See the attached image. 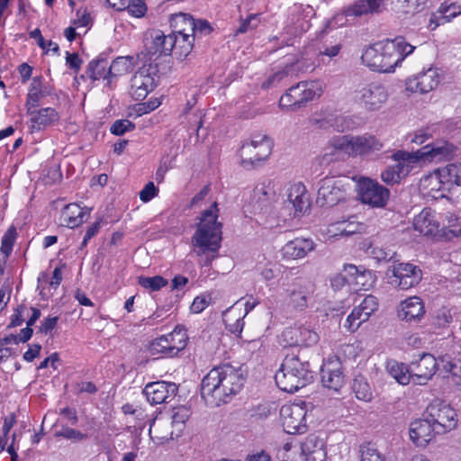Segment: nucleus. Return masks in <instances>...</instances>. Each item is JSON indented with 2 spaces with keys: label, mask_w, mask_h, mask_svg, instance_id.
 Listing matches in <instances>:
<instances>
[{
  "label": "nucleus",
  "mask_w": 461,
  "mask_h": 461,
  "mask_svg": "<svg viewBox=\"0 0 461 461\" xmlns=\"http://www.w3.org/2000/svg\"><path fill=\"white\" fill-rule=\"evenodd\" d=\"M415 230L424 236L433 235L438 231V223L435 220V215L429 209H423L413 221Z\"/></svg>",
  "instance_id": "33"
},
{
  "label": "nucleus",
  "mask_w": 461,
  "mask_h": 461,
  "mask_svg": "<svg viewBox=\"0 0 461 461\" xmlns=\"http://www.w3.org/2000/svg\"><path fill=\"white\" fill-rule=\"evenodd\" d=\"M284 429L288 434H301L306 430V410L297 403L285 404L280 409Z\"/></svg>",
  "instance_id": "19"
},
{
  "label": "nucleus",
  "mask_w": 461,
  "mask_h": 461,
  "mask_svg": "<svg viewBox=\"0 0 461 461\" xmlns=\"http://www.w3.org/2000/svg\"><path fill=\"white\" fill-rule=\"evenodd\" d=\"M368 320V315H366L358 306L355 307L351 313L348 316L344 327L349 331H356L360 325Z\"/></svg>",
  "instance_id": "43"
},
{
  "label": "nucleus",
  "mask_w": 461,
  "mask_h": 461,
  "mask_svg": "<svg viewBox=\"0 0 461 461\" xmlns=\"http://www.w3.org/2000/svg\"><path fill=\"white\" fill-rule=\"evenodd\" d=\"M185 21L187 23L185 31L192 33L194 38L207 35L212 32L210 23L205 20H194L191 15H180L176 18L177 25Z\"/></svg>",
  "instance_id": "35"
},
{
  "label": "nucleus",
  "mask_w": 461,
  "mask_h": 461,
  "mask_svg": "<svg viewBox=\"0 0 461 461\" xmlns=\"http://www.w3.org/2000/svg\"><path fill=\"white\" fill-rule=\"evenodd\" d=\"M136 60L139 59L133 56L116 58L109 66L108 77H117L129 73L134 68Z\"/></svg>",
  "instance_id": "37"
},
{
  "label": "nucleus",
  "mask_w": 461,
  "mask_h": 461,
  "mask_svg": "<svg viewBox=\"0 0 461 461\" xmlns=\"http://www.w3.org/2000/svg\"><path fill=\"white\" fill-rule=\"evenodd\" d=\"M438 10L444 17L445 23H450L454 18L461 14V6L454 3H443L438 7Z\"/></svg>",
  "instance_id": "48"
},
{
  "label": "nucleus",
  "mask_w": 461,
  "mask_h": 461,
  "mask_svg": "<svg viewBox=\"0 0 461 461\" xmlns=\"http://www.w3.org/2000/svg\"><path fill=\"white\" fill-rule=\"evenodd\" d=\"M17 236L16 229L14 226H11L2 238L1 251L9 257L13 250V247Z\"/></svg>",
  "instance_id": "46"
},
{
  "label": "nucleus",
  "mask_w": 461,
  "mask_h": 461,
  "mask_svg": "<svg viewBox=\"0 0 461 461\" xmlns=\"http://www.w3.org/2000/svg\"><path fill=\"white\" fill-rule=\"evenodd\" d=\"M444 23H445L444 17L442 16L441 13L438 9L436 12L431 14L428 27L429 30L434 31L439 25H442Z\"/></svg>",
  "instance_id": "63"
},
{
  "label": "nucleus",
  "mask_w": 461,
  "mask_h": 461,
  "mask_svg": "<svg viewBox=\"0 0 461 461\" xmlns=\"http://www.w3.org/2000/svg\"><path fill=\"white\" fill-rule=\"evenodd\" d=\"M352 390L356 397L360 401L368 402L373 398L371 387L367 381L362 376L355 378L352 385Z\"/></svg>",
  "instance_id": "42"
},
{
  "label": "nucleus",
  "mask_w": 461,
  "mask_h": 461,
  "mask_svg": "<svg viewBox=\"0 0 461 461\" xmlns=\"http://www.w3.org/2000/svg\"><path fill=\"white\" fill-rule=\"evenodd\" d=\"M135 129V124L127 119L116 120L111 126L110 131L113 135L122 136L127 131Z\"/></svg>",
  "instance_id": "50"
},
{
  "label": "nucleus",
  "mask_w": 461,
  "mask_h": 461,
  "mask_svg": "<svg viewBox=\"0 0 461 461\" xmlns=\"http://www.w3.org/2000/svg\"><path fill=\"white\" fill-rule=\"evenodd\" d=\"M410 367L412 383L422 385L426 384L435 375L438 369V362L433 355L424 353L420 356L419 359L411 361Z\"/></svg>",
  "instance_id": "22"
},
{
  "label": "nucleus",
  "mask_w": 461,
  "mask_h": 461,
  "mask_svg": "<svg viewBox=\"0 0 461 461\" xmlns=\"http://www.w3.org/2000/svg\"><path fill=\"white\" fill-rule=\"evenodd\" d=\"M452 321L450 311L447 308H441L437 312L434 324L438 327H445Z\"/></svg>",
  "instance_id": "57"
},
{
  "label": "nucleus",
  "mask_w": 461,
  "mask_h": 461,
  "mask_svg": "<svg viewBox=\"0 0 461 461\" xmlns=\"http://www.w3.org/2000/svg\"><path fill=\"white\" fill-rule=\"evenodd\" d=\"M30 115L32 131H40L48 127L57 124L60 119L59 113L51 107L41 108L39 110L31 109L27 111Z\"/></svg>",
  "instance_id": "27"
},
{
  "label": "nucleus",
  "mask_w": 461,
  "mask_h": 461,
  "mask_svg": "<svg viewBox=\"0 0 461 461\" xmlns=\"http://www.w3.org/2000/svg\"><path fill=\"white\" fill-rule=\"evenodd\" d=\"M210 301L209 295L196 296L191 304V311L194 313L202 312L209 305Z\"/></svg>",
  "instance_id": "58"
},
{
  "label": "nucleus",
  "mask_w": 461,
  "mask_h": 461,
  "mask_svg": "<svg viewBox=\"0 0 461 461\" xmlns=\"http://www.w3.org/2000/svg\"><path fill=\"white\" fill-rule=\"evenodd\" d=\"M178 391L175 383L158 381L148 384L143 393L151 404H160L171 401Z\"/></svg>",
  "instance_id": "23"
},
{
  "label": "nucleus",
  "mask_w": 461,
  "mask_h": 461,
  "mask_svg": "<svg viewBox=\"0 0 461 461\" xmlns=\"http://www.w3.org/2000/svg\"><path fill=\"white\" fill-rule=\"evenodd\" d=\"M316 244L308 238H295L282 248V256L289 260H296L305 258L311 251L314 250Z\"/></svg>",
  "instance_id": "28"
},
{
  "label": "nucleus",
  "mask_w": 461,
  "mask_h": 461,
  "mask_svg": "<svg viewBox=\"0 0 461 461\" xmlns=\"http://www.w3.org/2000/svg\"><path fill=\"white\" fill-rule=\"evenodd\" d=\"M443 77L438 68L431 67L409 77L405 80V89L411 93L427 94L434 90Z\"/></svg>",
  "instance_id": "16"
},
{
  "label": "nucleus",
  "mask_w": 461,
  "mask_h": 461,
  "mask_svg": "<svg viewBox=\"0 0 461 461\" xmlns=\"http://www.w3.org/2000/svg\"><path fill=\"white\" fill-rule=\"evenodd\" d=\"M395 165L387 166L381 171V180L387 185H398L417 167V158L406 150H397L391 156Z\"/></svg>",
  "instance_id": "7"
},
{
  "label": "nucleus",
  "mask_w": 461,
  "mask_h": 461,
  "mask_svg": "<svg viewBox=\"0 0 461 461\" xmlns=\"http://www.w3.org/2000/svg\"><path fill=\"white\" fill-rule=\"evenodd\" d=\"M143 65L131 76L129 94L136 100H144L157 86L158 65L149 60H142Z\"/></svg>",
  "instance_id": "6"
},
{
  "label": "nucleus",
  "mask_w": 461,
  "mask_h": 461,
  "mask_svg": "<svg viewBox=\"0 0 461 461\" xmlns=\"http://www.w3.org/2000/svg\"><path fill=\"white\" fill-rule=\"evenodd\" d=\"M128 13L136 18L143 17L147 12V6L143 0H130L129 6L126 7Z\"/></svg>",
  "instance_id": "51"
},
{
  "label": "nucleus",
  "mask_w": 461,
  "mask_h": 461,
  "mask_svg": "<svg viewBox=\"0 0 461 461\" xmlns=\"http://www.w3.org/2000/svg\"><path fill=\"white\" fill-rule=\"evenodd\" d=\"M55 436L64 438L73 442H79L87 438L86 434L69 427H63L59 431L56 432Z\"/></svg>",
  "instance_id": "49"
},
{
  "label": "nucleus",
  "mask_w": 461,
  "mask_h": 461,
  "mask_svg": "<svg viewBox=\"0 0 461 461\" xmlns=\"http://www.w3.org/2000/svg\"><path fill=\"white\" fill-rule=\"evenodd\" d=\"M139 285L145 289L150 291H158L167 285V280L161 276H140Z\"/></svg>",
  "instance_id": "44"
},
{
  "label": "nucleus",
  "mask_w": 461,
  "mask_h": 461,
  "mask_svg": "<svg viewBox=\"0 0 461 461\" xmlns=\"http://www.w3.org/2000/svg\"><path fill=\"white\" fill-rule=\"evenodd\" d=\"M397 317L406 322H418L425 315L423 301L419 296H411L397 306Z\"/></svg>",
  "instance_id": "25"
},
{
  "label": "nucleus",
  "mask_w": 461,
  "mask_h": 461,
  "mask_svg": "<svg viewBox=\"0 0 461 461\" xmlns=\"http://www.w3.org/2000/svg\"><path fill=\"white\" fill-rule=\"evenodd\" d=\"M355 98L366 110L376 111L386 102L388 93L382 83L374 81L358 86Z\"/></svg>",
  "instance_id": "9"
},
{
  "label": "nucleus",
  "mask_w": 461,
  "mask_h": 461,
  "mask_svg": "<svg viewBox=\"0 0 461 461\" xmlns=\"http://www.w3.org/2000/svg\"><path fill=\"white\" fill-rule=\"evenodd\" d=\"M90 20V14L86 10H78L77 12V18L74 20L73 24L76 28L86 27L89 24Z\"/></svg>",
  "instance_id": "61"
},
{
  "label": "nucleus",
  "mask_w": 461,
  "mask_h": 461,
  "mask_svg": "<svg viewBox=\"0 0 461 461\" xmlns=\"http://www.w3.org/2000/svg\"><path fill=\"white\" fill-rule=\"evenodd\" d=\"M348 146V157H365L382 150L383 141L371 133L361 135H345Z\"/></svg>",
  "instance_id": "15"
},
{
  "label": "nucleus",
  "mask_w": 461,
  "mask_h": 461,
  "mask_svg": "<svg viewBox=\"0 0 461 461\" xmlns=\"http://www.w3.org/2000/svg\"><path fill=\"white\" fill-rule=\"evenodd\" d=\"M387 370L390 375L400 384L406 385L412 382L410 365L406 366L403 363L389 361L387 363Z\"/></svg>",
  "instance_id": "40"
},
{
  "label": "nucleus",
  "mask_w": 461,
  "mask_h": 461,
  "mask_svg": "<svg viewBox=\"0 0 461 461\" xmlns=\"http://www.w3.org/2000/svg\"><path fill=\"white\" fill-rule=\"evenodd\" d=\"M149 351L151 356H166L169 357L170 346L167 342L165 335L153 340L149 347Z\"/></svg>",
  "instance_id": "45"
},
{
  "label": "nucleus",
  "mask_w": 461,
  "mask_h": 461,
  "mask_svg": "<svg viewBox=\"0 0 461 461\" xmlns=\"http://www.w3.org/2000/svg\"><path fill=\"white\" fill-rule=\"evenodd\" d=\"M450 173L449 165L435 170L421 179L420 185L422 189L428 195L432 197H437L438 194L443 196V193H439L450 190L451 186L455 185L452 174Z\"/></svg>",
  "instance_id": "17"
},
{
  "label": "nucleus",
  "mask_w": 461,
  "mask_h": 461,
  "mask_svg": "<svg viewBox=\"0 0 461 461\" xmlns=\"http://www.w3.org/2000/svg\"><path fill=\"white\" fill-rule=\"evenodd\" d=\"M349 183L334 177H326L320 183L316 203L321 207H332L344 201Z\"/></svg>",
  "instance_id": "8"
},
{
  "label": "nucleus",
  "mask_w": 461,
  "mask_h": 461,
  "mask_svg": "<svg viewBox=\"0 0 461 461\" xmlns=\"http://www.w3.org/2000/svg\"><path fill=\"white\" fill-rule=\"evenodd\" d=\"M149 436L157 444H163L170 439H173V432H167L160 434L159 424L153 422L149 428Z\"/></svg>",
  "instance_id": "53"
},
{
  "label": "nucleus",
  "mask_w": 461,
  "mask_h": 461,
  "mask_svg": "<svg viewBox=\"0 0 461 461\" xmlns=\"http://www.w3.org/2000/svg\"><path fill=\"white\" fill-rule=\"evenodd\" d=\"M414 49L415 47L406 42L404 38L397 37L366 48L362 53L361 59L372 70L389 73L411 54Z\"/></svg>",
  "instance_id": "2"
},
{
  "label": "nucleus",
  "mask_w": 461,
  "mask_h": 461,
  "mask_svg": "<svg viewBox=\"0 0 461 461\" xmlns=\"http://www.w3.org/2000/svg\"><path fill=\"white\" fill-rule=\"evenodd\" d=\"M181 33H172V38L176 40L174 49L179 57H186L192 50L194 37L192 33L185 31V27L180 28Z\"/></svg>",
  "instance_id": "38"
},
{
  "label": "nucleus",
  "mask_w": 461,
  "mask_h": 461,
  "mask_svg": "<svg viewBox=\"0 0 461 461\" xmlns=\"http://www.w3.org/2000/svg\"><path fill=\"white\" fill-rule=\"evenodd\" d=\"M257 20L256 14H250L248 18L242 21L240 26L237 30V33H245L248 31L257 27V23H252L253 21Z\"/></svg>",
  "instance_id": "64"
},
{
  "label": "nucleus",
  "mask_w": 461,
  "mask_h": 461,
  "mask_svg": "<svg viewBox=\"0 0 461 461\" xmlns=\"http://www.w3.org/2000/svg\"><path fill=\"white\" fill-rule=\"evenodd\" d=\"M417 158V167H420L423 161H440L447 158L450 154L448 147L440 144H428L417 151L410 152Z\"/></svg>",
  "instance_id": "30"
},
{
  "label": "nucleus",
  "mask_w": 461,
  "mask_h": 461,
  "mask_svg": "<svg viewBox=\"0 0 461 461\" xmlns=\"http://www.w3.org/2000/svg\"><path fill=\"white\" fill-rule=\"evenodd\" d=\"M367 254L370 255L377 262L390 261L393 258L394 253L391 254L390 251L385 250L380 247L370 246L367 249Z\"/></svg>",
  "instance_id": "52"
},
{
  "label": "nucleus",
  "mask_w": 461,
  "mask_h": 461,
  "mask_svg": "<svg viewBox=\"0 0 461 461\" xmlns=\"http://www.w3.org/2000/svg\"><path fill=\"white\" fill-rule=\"evenodd\" d=\"M293 69V66H287L284 69L277 71L273 76H271L266 83H264V86L269 87L276 84V82L281 81L285 77L290 74Z\"/></svg>",
  "instance_id": "60"
},
{
  "label": "nucleus",
  "mask_w": 461,
  "mask_h": 461,
  "mask_svg": "<svg viewBox=\"0 0 461 461\" xmlns=\"http://www.w3.org/2000/svg\"><path fill=\"white\" fill-rule=\"evenodd\" d=\"M301 455L303 461H326L327 452L323 439L310 435L301 444Z\"/></svg>",
  "instance_id": "29"
},
{
  "label": "nucleus",
  "mask_w": 461,
  "mask_h": 461,
  "mask_svg": "<svg viewBox=\"0 0 461 461\" xmlns=\"http://www.w3.org/2000/svg\"><path fill=\"white\" fill-rule=\"evenodd\" d=\"M244 383L245 376L240 366L222 364L211 369L203 378L201 396L207 405L220 406L239 393Z\"/></svg>",
  "instance_id": "1"
},
{
  "label": "nucleus",
  "mask_w": 461,
  "mask_h": 461,
  "mask_svg": "<svg viewBox=\"0 0 461 461\" xmlns=\"http://www.w3.org/2000/svg\"><path fill=\"white\" fill-rule=\"evenodd\" d=\"M360 461H384V456L371 444L360 447Z\"/></svg>",
  "instance_id": "47"
},
{
  "label": "nucleus",
  "mask_w": 461,
  "mask_h": 461,
  "mask_svg": "<svg viewBox=\"0 0 461 461\" xmlns=\"http://www.w3.org/2000/svg\"><path fill=\"white\" fill-rule=\"evenodd\" d=\"M409 434L411 440L418 447L427 446L436 435H438L426 414L422 419L411 422Z\"/></svg>",
  "instance_id": "24"
},
{
  "label": "nucleus",
  "mask_w": 461,
  "mask_h": 461,
  "mask_svg": "<svg viewBox=\"0 0 461 461\" xmlns=\"http://www.w3.org/2000/svg\"><path fill=\"white\" fill-rule=\"evenodd\" d=\"M321 383L324 387L339 392L345 384L342 364L338 357H329L321 369Z\"/></svg>",
  "instance_id": "21"
},
{
  "label": "nucleus",
  "mask_w": 461,
  "mask_h": 461,
  "mask_svg": "<svg viewBox=\"0 0 461 461\" xmlns=\"http://www.w3.org/2000/svg\"><path fill=\"white\" fill-rule=\"evenodd\" d=\"M388 0H357L355 3L345 8L341 14H336L330 24L338 26L344 25L348 17H361L364 15L380 14L385 9Z\"/></svg>",
  "instance_id": "10"
},
{
  "label": "nucleus",
  "mask_w": 461,
  "mask_h": 461,
  "mask_svg": "<svg viewBox=\"0 0 461 461\" xmlns=\"http://www.w3.org/2000/svg\"><path fill=\"white\" fill-rule=\"evenodd\" d=\"M58 321H59V317H57V316L49 317V318L45 319L42 321L41 325L40 326L38 332L42 333V334H47L48 332L51 331L57 326Z\"/></svg>",
  "instance_id": "62"
},
{
  "label": "nucleus",
  "mask_w": 461,
  "mask_h": 461,
  "mask_svg": "<svg viewBox=\"0 0 461 461\" xmlns=\"http://www.w3.org/2000/svg\"><path fill=\"white\" fill-rule=\"evenodd\" d=\"M358 307L369 318L378 308L377 299L374 295L369 294L362 301Z\"/></svg>",
  "instance_id": "54"
},
{
  "label": "nucleus",
  "mask_w": 461,
  "mask_h": 461,
  "mask_svg": "<svg viewBox=\"0 0 461 461\" xmlns=\"http://www.w3.org/2000/svg\"><path fill=\"white\" fill-rule=\"evenodd\" d=\"M273 142L267 135L258 134L252 137L251 140L241 147V157L243 163L261 161L268 158L272 150Z\"/></svg>",
  "instance_id": "20"
},
{
  "label": "nucleus",
  "mask_w": 461,
  "mask_h": 461,
  "mask_svg": "<svg viewBox=\"0 0 461 461\" xmlns=\"http://www.w3.org/2000/svg\"><path fill=\"white\" fill-rule=\"evenodd\" d=\"M426 416L433 423L438 434H445L456 427V413L450 406L443 403H432L426 411Z\"/></svg>",
  "instance_id": "13"
},
{
  "label": "nucleus",
  "mask_w": 461,
  "mask_h": 461,
  "mask_svg": "<svg viewBox=\"0 0 461 461\" xmlns=\"http://www.w3.org/2000/svg\"><path fill=\"white\" fill-rule=\"evenodd\" d=\"M322 84L320 81H303L290 87L279 101L282 108L296 109L321 95Z\"/></svg>",
  "instance_id": "5"
},
{
  "label": "nucleus",
  "mask_w": 461,
  "mask_h": 461,
  "mask_svg": "<svg viewBox=\"0 0 461 461\" xmlns=\"http://www.w3.org/2000/svg\"><path fill=\"white\" fill-rule=\"evenodd\" d=\"M357 194L363 203L373 208H383L387 204L390 191L377 181L363 177L358 182Z\"/></svg>",
  "instance_id": "12"
},
{
  "label": "nucleus",
  "mask_w": 461,
  "mask_h": 461,
  "mask_svg": "<svg viewBox=\"0 0 461 461\" xmlns=\"http://www.w3.org/2000/svg\"><path fill=\"white\" fill-rule=\"evenodd\" d=\"M444 369L449 372L456 384H461V363L458 361L447 362L444 366Z\"/></svg>",
  "instance_id": "55"
},
{
  "label": "nucleus",
  "mask_w": 461,
  "mask_h": 461,
  "mask_svg": "<svg viewBox=\"0 0 461 461\" xmlns=\"http://www.w3.org/2000/svg\"><path fill=\"white\" fill-rule=\"evenodd\" d=\"M168 346H170L169 357H174L186 346L187 335L183 328L176 327L172 332L165 335Z\"/></svg>",
  "instance_id": "39"
},
{
  "label": "nucleus",
  "mask_w": 461,
  "mask_h": 461,
  "mask_svg": "<svg viewBox=\"0 0 461 461\" xmlns=\"http://www.w3.org/2000/svg\"><path fill=\"white\" fill-rule=\"evenodd\" d=\"M219 212L216 202L203 211L197 229L192 237L194 252L198 256H206V265L211 264L218 256L221 247L222 224L218 221Z\"/></svg>",
  "instance_id": "3"
},
{
  "label": "nucleus",
  "mask_w": 461,
  "mask_h": 461,
  "mask_svg": "<svg viewBox=\"0 0 461 461\" xmlns=\"http://www.w3.org/2000/svg\"><path fill=\"white\" fill-rule=\"evenodd\" d=\"M347 139L345 135H336L325 144L322 154L319 157L321 165H329L341 159L342 155L348 156Z\"/></svg>",
  "instance_id": "26"
},
{
  "label": "nucleus",
  "mask_w": 461,
  "mask_h": 461,
  "mask_svg": "<svg viewBox=\"0 0 461 461\" xmlns=\"http://www.w3.org/2000/svg\"><path fill=\"white\" fill-rule=\"evenodd\" d=\"M86 215V211L77 203H69L62 210L60 219L63 225L75 228L85 221Z\"/></svg>",
  "instance_id": "34"
},
{
  "label": "nucleus",
  "mask_w": 461,
  "mask_h": 461,
  "mask_svg": "<svg viewBox=\"0 0 461 461\" xmlns=\"http://www.w3.org/2000/svg\"><path fill=\"white\" fill-rule=\"evenodd\" d=\"M287 198L294 209V215L305 212L310 207L309 194L302 183L293 184L289 187Z\"/></svg>",
  "instance_id": "31"
},
{
  "label": "nucleus",
  "mask_w": 461,
  "mask_h": 461,
  "mask_svg": "<svg viewBox=\"0 0 461 461\" xmlns=\"http://www.w3.org/2000/svg\"><path fill=\"white\" fill-rule=\"evenodd\" d=\"M309 291L302 283H294L288 290L289 304L297 311H303L308 306Z\"/></svg>",
  "instance_id": "36"
},
{
  "label": "nucleus",
  "mask_w": 461,
  "mask_h": 461,
  "mask_svg": "<svg viewBox=\"0 0 461 461\" xmlns=\"http://www.w3.org/2000/svg\"><path fill=\"white\" fill-rule=\"evenodd\" d=\"M146 50L147 53L141 52L137 55L140 61L147 60L153 62V56L169 55L174 46L176 40L172 38V34L165 35L160 30L150 31L146 38Z\"/></svg>",
  "instance_id": "11"
},
{
  "label": "nucleus",
  "mask_w": 461,
  "mask_h": 461,
  "mask_svg": "<svg viewBox=\"0 0 461 461\" xmlns=\"http://www.w3.org/2000/svg\"><path fill=\"white\" fill-rule=\"evenodd\" d=\"M158 189L153 182H149L143 189L140 192V199L144 202H149L152 198L157 196Z\"/></svg>",
  "instance_id": "56"
},
{
  "label": "nucleus",
  "mask_w": 461,
  "mask_h": 461,
  "mask_svg": "<svg viewBox=\"0 0 461 461\" xmlns=\"http://www.w3.org/2000/svg\"><path fill=\"white\" fill-rule=\"evenodd\" d=\"M43 81L41 76L32 79L26 100L27 111L38 107L40 101L50 94L49 86Z\"/></svg>",
  "instance_id": "32"
},
{
  "label": "nucleus",
  "mask_w": 461,
  "mask_h": 461,
  "mask_svg": "<svg viewBox=\"0 0 461 461\" xmlns=\"http://www.w3.org/2000/svg\"><path fill=\"white\" fill-rule=\"evenodd\" d=\"M312 379L308 361H303L295 355H287L275 375L277 386L287 393L305 387Z\"/></svg>",
  "instance_id": "4"
},
{
  "label": "nucleus",
  "mask_w": 461,
  "mask_h": 461,
  "mask_svg": "<svg viewBox=\"0 0 461 461\" xmlns=\"http://www.w3.org/2000/svg\"><path fill=\"white\" fill-rule=\"evenodd\" d=\"M187 419H188L187 410L185 408H180L172 416L171 424H172V426L178 427V430H181Z\"/></svg>",
  "instance_id": "59"
},
{
  "label": "nucleus",
  "mask_w": 461,
  "mask_h": 461,
  "mask_svg": "<svg viewBox=\"0 0 461 461\" xmlns=\"http://www.w3.org/2000/svg\"><path fill=\"white\" fill-rule=\"evenodd\" d=\"M388 273H392L393 279L391 285L397 286L402 290H408L417 285L422 279L420 268L411 263L393 262L388 267Z\"/></svg>",
  "instance_id": "14"
},
{
  "label": "nucleus",
  "mask_w": 461,
  "mask_h": 461,
  "mask_svg": "<svg viewBox=\"0 0 461 461\" xmlns=\"http://www.w3.org/2000/svg\"><path fill=\"white\" fill-rule=\"evenodd\" d=\"M108 61L106 59L100 58L95 60H92L87 67L86 74L93 80H98L100 78L108 77V70L106 71Z\"/></svg>",
  "instance_id": "41"
},
{
  "label": "nucleus",
  "mask_w": 461,
  "mask_h": 461,
  "mask_svg": "<svg viewBox=\"0 0 461 461\" xmlns=\"http://www.w3.org/2000/svg\"><path fill=\"white\" fill-rule=\"evenodd\" d=\"M316 331L304 325L286 328L279 338V343L283 347H311L319 341Z\"/></svg>",
  "instance_id": "18"
}]
</instances>
